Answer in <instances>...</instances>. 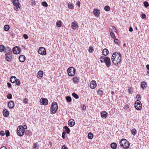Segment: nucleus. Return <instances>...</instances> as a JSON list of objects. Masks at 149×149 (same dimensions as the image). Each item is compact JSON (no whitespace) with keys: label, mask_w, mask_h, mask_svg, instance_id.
<instances>
[{"label":"nucleus","mask_w":149,"mask_h":149,"mask_svg":"<svg viewBox=\"0 0 149 149\" xmlns=\"http://www.w3.org/2000/svg\"><path fill=\"white\" fill-rule=\"evenodd\" d=\"M121 58V54L116 52L112 54L111 57L112 62L114 65L118 66L120 63Z\"/></svg>","instance_id":"f257e3e1"},{"label":"nucleus","mask_w":149,"mask_h":149,"mask_svg":"<svg viewBox=\"0 0 149 149\" xmlns=\"http://www.w3.org/2000/svg\"><path fill=\"white\" fill-rule=\"evenodd\" d=\"M120 146L124 148H129L130 144L129 142L125 139H122L120 141Z\"/></svg>","instance_id":"f03ea898"},{"label":"nucleus","mask_w":149,"mask_h":149,"mask_svg":"<svg viewBox=\"0 0 149 149\" xmlns=\"http://www.w3.org/2000/svg\"><path fill=\"white\" fill-rule=\"evenodd\" d=\"M58 109L57 103L56 102H54L52 104L50 109V111L52 114L55 113Z\"/></svg>","instance_id":"7ed1b4c3"},{"label":"nucleus","mask_w":149,"mask_h":149,"mask_svg":"<svg viewBox=\"0 0 149 149\" xmlns=\"http://www.w3.org/2000/svg\"><path fill=\"white\" fill-rule=\"evenodd\" d=\"M24 128L23 126H19L17 129V135L20 136H23L24 133Z\"/></svg>","instance_id":"20e7f679"},{"label":"nucleus","mask_w":149,"mask_h":149,"mask_svg":"<svg viewBox=\"0 0 149 149\" xmlns=\"http://www.w3.org/2000/svg\"><path fill=\"white\" fill-rule=\"evenodd\" d=\"M67 72L69 76H73L75 74V70L73 67H70L68 69Z\"/></svg>","instance_id":"39448f33"},{"label":"nucleus","mask_w":149,"mask_h":149,"mask_svg":"<svg viewBox=\"0 0 149 149\" xmlns=\"http://www.w3.org/2000/svg\"><path fill=\"white\" fill-rule=\"evenodd\" d=\"M4 57L8 62H10L13 59L12 53H6Z\"/></svg>","instance_id":"423d86ee"},{"label":"nucleus","mask_w":149,"mask_h":149,"mask_svg":"<svg viewBox=\"0 0 149 149\" xmlns=\"http://www.w3.org/2000/svg\"><path fill=\"white\" fill-rule=\"evenodd\" d=\"M19 1H12L13 4L15 6L14 9L16 11H18L21 5L18 2Z\"/></svg>","instance_id":"0eeeda50"},{"label":"nucleus","mask_w":149,"mask_h":149,"mask_svg":"<svg viewBox=\"0 0 149 149\" xmlns=\"http://www.w3.org/2000/svg\"><path fill=\"white\" fill-rule=\"evenodd\" d=\"M134 107L138 110H140L142 107V104L141 102L138 100H137L134 104Z\"/></svg>","instance_id":"6e6552de"},{"label":"nucleus","mask_w":149,"mask_h":149,"mask_svg":"<svg viewBox=\"0 0 149 149\" xmlns=\"http://www.w3.org/2000/svg\"><path fill=\"white\" fill-rule=\"evenodd\" d=\"M21 51V49L18 47L16 46L13 49V53L15 54H19Z\"/></svg>","instance_id":"1a4fd4ad"},{"label":"nucleus","mask_w":149,"mask_h":149,"mask_svg":"<svg viewBox=\"0 0 149 149\" xmlns=\"http://www.w3.org/2000/svg\"><path fill=\"white\" fill-rule=\"evenodd\" d=\"M104 62L105 63L106 65L109 68L111 65V60L110 58L108 57H105V59H104Z\"/></svg>","instance_id":"9d476101"},{"label":"nucleus","mask_w":149,"mask_h":149,"mask_svg":"<svg viewBox=\"0 0 149 149\" xmlns=\"http://www.w3.org/2000/svg\"><path fill=\"white\" fill-rule=\"evenodd\" d=\"M38 52L39 54L42 55H45L46 54L45 48L42 47L39 48L38 50Z\"/></svg>","instance_id":"9b49d317"},{"label":"nucleus","mask_w":149,"mask_h":149,"mask_svg":"<svg viewBox=\"0 0 149 149\" xmlns=\"http://www.w3.org/2000/svg\"><path fill=\"white\" fill-rule=\"evenodd\" d=\"M41 103L44 105H47L48 104V100L47 99L41 98L40 100Z\"/></svg>","instance_id":"f8f14e48"},{"label":"nucleus","mask_w":149,"mask_h":149,"mask_svg":"<svg viewBox=\"0 0 149 149\" xmlns=\"http://www.w3.org/2000/svg\"><path fill=\"white\" fill-rule=\"evenodd\" d=\"M97 85L95 81L94 80L92 81L90 84V88L92 89L95 88L96 86Z\"/></svg>","instance_id":"ddd939ff"},{"label":"nucleus","mask_w":149,"mask_h":149,"mask_svg":"<svg viewBox=\"0 0 149 149\" xmlns=\"http://www.w3.org/2000/svg\"><path fill=\"white\" fill-rule=\"evenodd\" d=\"M93 14L95 16H96L97 17H98L99 16L100 12L99 10L95 9L93 10Z\"/></svg>","instance_id":"4468645a"},{"label":"nucleus","mask_w":149,"mask_h":149,"mask_svg":"<svg viewBox=\"0 0 149 149\" xmlns=\"http://www.w3.org/2000/svg\"><path fill=\"white\" fill-rule=\"evenodd\" d=\"M3 116L6 117H7L9 115V111L6 109H5L3 110Z\"/></svg>","instance_id":"2eb2a0df"},{"label":"nucleus","mask_w":149,"mask_h":149,"mask_svg":"<svg viewBox=\"0 0 149 149\" xmlns=\"http://www.w3.org/2000/svg\"><path fill=\"white\" fill-rule=\"evenodd\" d=\"M8 106L10 108H13L14 107V103L13 101H10L8 104Z\"/></svg>","instance_id":"dca6fc26"},{"label":"nucleus","mask_w":149,"mask_h":149,"mask_svg":"<svg viewBox=\"0 0 149 149\" xmlns=\"http://www.w3.org/2000/svg\"><path fill=\"white\" fill-rule=\"evenodd\" d=\"M141 87L142 89H144L146 88L147 87V84L146 82L145 81H143L141 83Z\"/></svg>","instance_id":"f3484780"},{"label":"nucleus","mask_w":149,"mask_h":149,"mask_svg":"<svg viewBox=\"0 0 149 149\" xmlns=\"http://www.w3.org/2000/svg\"><path fill=\"white\" fill-rule=\"evenodd\" d=\"M75 123L73 119H70V120L68 123V124L71 127H72L73 126L74 124Z\"/></svg>","instance_id":"a211bd4d"},{"label":"nucleus","mask_w":149,"mask_h":149,"mask_svg":"<svg viewBox=\"0 0 149 149\" xmlns=\"http://www.w3.org/2000/svg\"><path fill=\"white\" fill-rule=\"evenodd\" d=\"M43 72L42 71L40 70L38 71L37 73V77L38 78L40 79L43 77Z\"/></svg>","instance_id":"6ab92c4d"},{"label":"nucleus","mask_w":149,"mask_h":149,"mask_svg":"<svg viewBox=\"0 0 149 149\" xmlns=\"http://www.w3.org/2000/svg\"><path fill=\"white\" fill-rule=\"evenodd\" d=\"M76 26L78 27V25L76 22H72V29L74 30H75L76 29Z\"/></svg>","instance_id":"aec40b11"},{"label":"nucleus","mask_w":149,"mask_h":149,"mask_svg":"<svg viewBox=\"0 0 149 149\" xmlns=\"http://www.w3.org/2000/svg\"><path fill=\"white\" fill-rule=\"evenodd\" d=\"M101 115L103 118H106L107 116V113L105 111H103L101 113Z\"/></svg>","instance_id":"412c9836"},{"label":"nucleus","mask_w":149,"mask_h":149,"mask_svg":"<svg viewBox=\"0 0 149 149\" xmlns=\"http://www.w3.org/2000/svg\"><path fill=\"white\" fill-rule=\"evenodd\" d=\"M4 52L6 53H12L11 49L8 47H6L5 50H4Z\"/></svg>","instance_id":"4be33fe9"},{"label":"nucleus","mask_w":149,"mask_h":149,"mask_svg":"<svg viewBox=\"0 0 149 149\" xmlns=\"http://www.w3.org/2000/svg\"><path fill=\"white\" fill-rule=\"evenodd\" d=\"M19 59L21 62H24L25 60V56L23 55H21L19 57Z\"/></svg>","instance_id":"5701e85b"},{"label":"nucleus","mask_w":149,"mask_h":149,"mask_svg":"<svg viewBox=\"0 0 149 149\" xmlns=\"http://www.w3.org/2000/svg\"><path fill=\"white\" fill-rule=\"evenodd\" d=\"M16 77L15 76H12L10 78V81L12 83H15L16 80Z\"/></svg>","instance_id":"b1692460"},{"label":"nucleus","mask_w":149,"mask_h":149,"mask_svg":"<svg viewBox=\"0 0 149 149\" xmlns=\"http://www.w3.org/2000/svg\"><path fill=\"white\" fill-rule=\"evenodd\" d=\"M102 53L103 55L107 56L109 53V51L107 49L105 48L103 50Z\"/></svg>","instance_id":"393cba45"},{"label":"nucleus","mask_w":149,"mask_h":149,"mask_svg":"<svg viewBox=\"0 0 149 149\" xmlns=\"http://www.w3.org/2000/svg\"><path fill=\"white\" fill-rule=\"evenodd\" d=\"M79 79L77 77H75L73 79V81L75 84H77L79 82Z\"/></svg>","instance_id":"a878e982"},{"label":"nucleus","mask_w":149,"mask_h":149,"mask_svg":"<svg viewBox=\"0 0 149 149\" xmlns=\"http://www.w3.org/2000/svg\"><path fill=\"white\" fill-rule=\"evenodd\" d=\"M111 147L113 149H115L117 148V144L115 143H112L111 144Z\"/></svg>","instance_id":"bb28decb"},{"label":"nucleus","mask_w":149,"mask_h":149,"mask_svg":"<svg viewBox=\"0 0 149 149\" xmlns=\"http://www.w3.org/2000/svg\"><path fill=\"white\" fill-rule=\"evenodd\" d=\"M3 29L5 31H8L10 29V26L8 25H6L4 26Z\"/></svg>","instance_id":"cd10ccee"},{"label":"nucleus","mask_w":149,"mask_h":149,"mask_svg":"<svg viewBox=\"0 0 149 149\" xmlns=\"http://www.w3.org/2000/svg\"><path fill=\"white\" fill-rule=\"evenodd\" d=\"M97 94L100 96H102L103 94V92L102 91L99 89L97 92Z\"/></svg>","instance_id":"c85d7f7f"},{"label":"nucleus","mask_w":149,"mask_h":149,"mask_svg":"<svg viewBox=\"0 0 149 149\" xmlns=\"http://www.w3.org/2000/svg\"><path fill=\"white\" fill-rule=\"evenodd\" d=\"M63 128L65 129V130L66 131L67 133V134L69 133L70 132V129L67 126H64L63 127Z\"/></svg>","instance_id":"c756f323"},{"label":"nucleus","mask_w":149,"mask_h":149,"mask_svg":"<svg viewBox=\"0 0 149 149\" xmlns=\"http://www.w3.org/2000/svg\"><path fill=\"white\" fill-rule=\"evenodd\" d=\"M88 137L89 139H91L93 137V134L91 133L90 132L88 134Z\"/></svg>","instance_id":"7c9ffc66"},{"label":"nucleus","mask_w":149,"mask_h":149,"mask_svg":"<svg viewBox=\"0 0 149 149\" xmlns=\"http://www.w3.org/2000/svg\"><path fill=\"white\" fill-rule=\"evenodd\" d=\"M131 132L132 134L133 135H134L136 133V130L134 128L131 130Z\"/></svg>","instance_id":"2f4dec72"},{"label":"nucleus","mask_w":149,"mask_h":149,"mask_svg":"<svg viewBox=\"0 0 149 149\" xmlns=\"http://www.w3.org/2000/svg\"><path fill=\"white\" fill-rule=\"evenodd\" d=\"M38 144L37 143H34L33 145V148L34 149H39Z\"/></svg>","instance_id":"473e14b6"},{"label":"nucleus","mask_w":149,"mask_h":149,"mask_svg":"<svg viewBox=\"0 0 149 149\" xmlns=\"http://www.w3.org/2000/svg\"><path fill=\"white\" fill-rule=\"evenodd\" d=\"M72 96L75 99H77L79 98V96L78 95L75 93H72Z\"/></svg>","instance_id":"72a5a7b5"},{"label":"nucleus","mask_w":149,"mask_h":149,"mask_svg":"<svg viewBox=\"0 0 149 149\" xmlns=\"http://www.w3.org/2000/svg\"><path fill=\"white\" fill-rule=\"evenodd\" d=\"M5 49V47L3 45H0V52H2Z\"/></svg>","instance_id":"f704fd0d"},{"label":"nucleus","mask_w":149,"mask_h":149,"mask_svg":"<svg viewBox=\"0 0 149 149\" xmlns=\"http://www.w3.org/2000/svg\"><path fill=\"white\" fill-rule=\"evenodd\" d=\"M56 24L57 26L58 27H60L61 26V22L60 21H57Z\"/></svg>","instance_id":"c9c22d12"},{"label":"nucleus","mask_w":149,"mask_h":149,"mask_svg":"<svg viewBox=\"0 0 149 149\" xmlns=\"http://www.w3.org/2000/svg\"><path fill=\"white\" fill-rule=\"evenodd\" d=\"M65 98L67 101L68 102H70L72 100L70 96H67Z\"/></svg>","instance_id":"e433bc0d"},{"label":"nucleus","mask_w":149,"mask_h":149,"mask_svg":"<svg viewBox=\"0 0 149 149\" xmlns=\"http://www.w3.org/2000/svg\"><path fill=\"white\" fill-rule=\"evenodd\" d=\"M104 9L106 11H108L110 10V8L109 6H106L104 7Z\"/></svg>","instance_id":"4c0bfd02"},{"label":"nucleus","mask_w":149,"mask_h":149,"mask_svg":"<svg viewBox=\"0 0 149 149\" xmlns=\"http://www.w3.org/2000/svg\"><path fill=\"white\" fill-rule=\"evenodd\" d=\"M143 4L145 7L146 8H147L149 6L148 3L147 1H144L143 3Z\"/></svg>","instance_id":"58836bf2"},{"label":"nucleus","mask_w":149,"mask_h":149,"mask_svg":"<svg viewBox=\"0 0 149 149\" xmlns=\"http://www.w3.org/2000/svg\"><path fill=\"white\" fill-rule=\"evenodd\" d=\"M105 57L104 56H102L100 58V61L102 63L104 62V59H105Z\"/></svg>","instance_id":"ea45409f"},{"label":"nucleus","mask_w":149,"mask_h":149,"mask_svg":"<svg viewBox=\"0 0 149 149\" xmlns=\"http://www.w3.org/2000/svg\"><path fill=\"white\" fill-rule=\"evenodd\" d=\"M42 4L43 6L47 7L48 6V5L47 2L45 1L42 3Z\"/></svg>","instance_id":"a19ab883"},{"label":"nucleus","mask_w":149,"mask_h":149,"mask_svg":"<svg viewBox=\"0 0 149 149\" xmlns=\"http://www.w3.org/2000/svg\"><path fill=\"white\" fill-rule=\"evenodd\" d=\"M16 84L18 86H19L20 84V82L19 79H16V80L15 81Z\"/></svg>","instance_id":"79ce46f5"},{"label":"nucleus","mask_w":149,"mask_h":149,"mask_svg":"<svg viewBox=\"0 0 149 149\" xmlns=\"http://www.w3.org/2000/svg\"><path fill=\"white\" fill-rule=\"evenodd\" d=\"M94 50L93 47H89L88 51L90 53L92 52Z\"/></svg>","instance_id":"37998d69"},{"label":"nucleus","mask_w":149,"mask_h":149,"mask_svg":"<svg viewBox=\"0 0 149 149\" xmlns=\"http://www.w3.org/2000/svg\"><path fill=\"white\" fill-rule=\"evenodd\" d=\"M7 97L8 99H12V94L10 93L8 94L7 95Z\"/></svg>","instance_id":"c03bdc74"},{"label":"nucleus","mask_w":149,"mask_h":149,"mask_svg":"<svg viewBox=\"0 0 149 149\" xmlns=\"http://www.w3.org/2000/svg\"><path fill=\"white\" fill-rule=\"evenodd\" d=\"M110 34L111 37L113 39H114L116 38V36L115 35V34L113 32H111V33H110Z\"/></svg>","instance_id":"a18cd8bd"},{"label":"nucleus","mask_w":149,"mask_h":149,"mask_svg":"<svg viewBox=\"0 0 149 149\" xmlns=\"http://www.w3.org/2000/svg\"><path fill=\"white\" fill-rule=\"evenodd\" d=\"M114 42L115 43H116L117 45H119V41L118 39H115Z\"/></svg>","instance_id":"49530a36"},{"label":"nucleus","mask_w":149,"mask_h":149,"mask_svg":"<svg viewBox=\"0 0 149 149\" xmlns=\"http://www.w3.org/2000/svg\"><path fill=\"white\" fill-rule=\"evenodd\" d=\"M6 135L7 137H8L10 136L9 132L8 130H6Z\"/></svg>","instance_id":"de8ad7c7"},{"label":"nucleus","mask_w":149,"mask_h":149,"mask_svg":"<svg viewBox=\"0 0 149 149\" xmlns=\"http://www.w3.org/2000/svg\"><path fill=\"white\" fill-rule=\"evenodd\" d=\"M68 7L69 8L73 9L74 8V6L72 4H69L68 5Z\"/></svg>","instance_id":"09e8293b"},{"label":"nucleus","mask_w":149,"mask_h":149,"mask_svg":"<svg viewBox=\"0 0 149 149\" xmlns=\"http://www.w3.org/2000/svg\"><path fill=\"white\" fill-rule=\"evenodd\" d=\"M28 100L26 98H25L23 100L25 104H27L28 102Z\"/></svg>","instance_id":"8fccbe9b"},{"label":"nucleus","mask_w":149,"mask_h":149,"mask_svg":"<svg viewBox=\"0 0 149 149\" xmlns=\"http://www.w3.org/2000/svg\"><path fill=\"white\" fill-rule=\"evenodd\" d=\"M0 134L2 136H4L5 135L4 131H1L0 132Z\"/></svg>","instance_id":"3c124183"},{"label":"nucleus","mask_w":149,"mask_h":149,"mask_svg":"<svg viewBox=\"0 0 149 149\" xmlns=\"http://www.w3.org/2000/svg\"><path fill=\"white\" fill-rule=\"evenodd\" d=\"M23 37L25 39H27L28 38V36L26 34H24L23 35Z\"/></svg>","instance_id":"603ef678"},{"label":"nucleus","mask_w":149,"mask_h":149,"mask_svg":"<svg viewBox=\"0 0 149 149\" xmlns=\"http://www.w3.org/2000/svg\"><path fill=\"white\" fill-rule=\"evenodd\" d=\"M112 29L114 30L115 31V32H117V31H118L117 29L116 28L115 26H113L112 27Z\"/></svg>","instance_id":"864d4df0"},{"label":"nucleus","mask_w":149,"mask_h":149,"mask_svg":"<svg viewBox=\"0 0 149 149\" xmlns=\"http://www.w3.org/2000/svg\"><path fill=\"white\" fill-rule=\"evenodd\" d=\"M142 18L143 19L145 18L146 17V15L144 14H142L141 15Z\"/></svg>","instance_id":"5fc2aeb1"},{"label":"nucleus","mask_w":149,"mask_h":149,"mask_svg":"<svg viewBox=\"0 0 149 149\" xmlns=\"http://www.w3.org/2000/svg\"><path fill=\"white\" fill-rule=\"evenodd\" d=\"M65 132H63L62 134V137L63 139L65 138Z\"/></svg>","instance_id":"6e6d98bb"},{"label":"nucleus","mask_w":149,"mask_h":149,"mask_svg":"<svg viewBox=\"0 0 149 149\" xmlns=\"http://www.w3.org/2000/svg\"><path fill=\"white\" fill-rule=\"evenodd\" d=\"M136 98L138 99H141V96L139 94H138L137 95V96H136Z\"/></svg>","instance_id":"4d7b16f0"},{"label":"nucleus","mask_w":149,"mask_h":149,"mask_svg":"<svg viewBox=\"0 0 149 149\" xmlns=\"http://www.w3.org/2000/svg\"><path fill=\"white\" fill-rule=\"evenodd\" d=\"M61 149H68L67 148L66 146L64 145L62 146Z\"/></svg>","instance_id":"13d9d810"},{"label":"nucleus","mask_w":149,"mask_h":149,"mask_svg":"<svg viewBox=\"0 0 149 149\" xmlns=\"http://www.w3.org/2000/svg\"><path fill=\"white\" fill-rule=\"evenodd\" d=\"M82 109L83 110H84L86 109V107L85 105L84 104L81 106Z\"/></svg>","instance_id":"bf43d9fd"},{"label":"nucleus","mask_w":149,"mask_h":149,"mask_svg":"<svg viewBox=\"0 0 149 149\" xmlns=\"http://www.w3.org/2000/svg\"><path fill=\"white\" fill-rule=\"evenodd\" d=\"M25 134L26 135H28L29 134V131H26L25 132H24Z\"/></svg>","instance_id":"052dcab7"},{"label":"nucleus","mask_w":149,"mask_h":149,"mask_svg":"<svg viewBox=\"0 0 149 149\" xmlns=\"http://www.w3.org/2000/svg\"><path fill=\"white\" fill-rule=\"evenodd\" d=\"M7 84L8 87L10 88L11 86V84L9 82H8L7 83Z\"/></svg>","instance_id":"680f3d73"},{"label":"nucleus","mask_w":149,"mask_h":149,"mask_svg":"<svg viewBox=\"0 0 149 149\" xmlns=\"http://www.w3.org/2000/svg\"><path fill=\"white\" fill-rule=\"evenodd\" d=\"M128 93L129 94H131L132 93V89L131 88L130 89H128Z\"/></svg>","instance_id":"e2e57ef3"},{"label":"nucleus","mask_w":149,"mask_h":149,"mask_svg":"<svg viewBox=\"0 0 149 149\" xmlns=\"http://www.w3.org/2000/svg\"><path fill=\"white\" fill-rule=\"evenodd\" d=\"M80 3L79 1H77V5L79 7H80Z\"/></svg>","instance_id":"0e129e2a"},{"label":"nucleus","mask_w":149,"mask_h":149,"mask_svg":"<svg viewBox=\"0 0 149 149\" xmlns=\"http://www.w3.org/2000/svg\"><path fill=\"white\" fill-rule=\"evenodd\" d=\"M31 3L33 5H35L36 4L35 1H31Z\"/></svg>","instance_id":"69168bd1"},{"label":"nucleus","mask_w":149,"mask_h":149,"mask_svg":"<svg viewBox=\"0 0 149 149\" xmlns=\"http://www.w3.org/2000/svg\"><path fill=\"white\" fill-rule=\"evenodd\" d=\"M133 30V28L131 26L130 27L129 29V31L131 32Z\"/></svg>","instance_id":"338daca9"},{"label":"nucleus","mask_w":149,"mask_h":149,"mask_svg":"<svg viewBox=\"0 0 149 149\" xmlns=\"http://www.w3.org/2000/svg\"><path fill=\"white\" fill-rule=\"evenodd\" d=\"M0 149H7L6 148L5 146H2L1 148Z\"/></svg>","instance_id":"774afa93"}]
</instances>
